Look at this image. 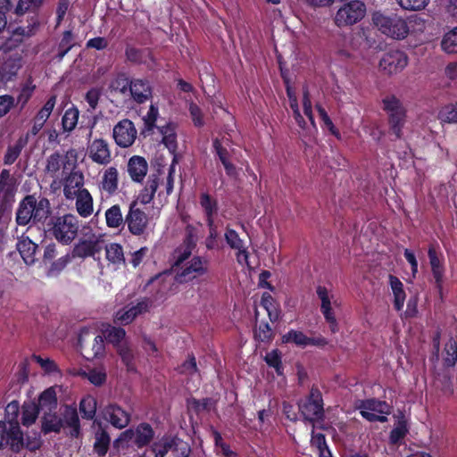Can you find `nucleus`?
<instances>
[{
  "label": "nucleus",
  "instance_id": "nucleus-1",
  "mask_svg": "<svg viewBox=\"0 0 457 457\" xmlns=\"http://www.w3.org/2000/svg\"><path fill=\"white\" fill-rule=\"evenodd\" d=\"M50 213V204L46 198L37 200L34 195H27L20 204L16 212V221L25 226L31 220L42 221Z\"/></svg>",
  "mask_w": 457,
  "mask_h": 457
},
{
  "label": "nucleus",
  "instance_id": "nucleus-2",
  "mask_svg": "<svg viewBox=\"0 0 457 457\" xmlns=\"http://www.w3.org/2000/svg\"><path fill=\"white\" fill-rule=\"evenodd\" d=\"M372 21L381 33L394 39H403L409 34V27L406 21L397 14L386 15L376 12L373 14Z\"/></svg>",
  "mask_w": 457,
  "mask_h": 457
},
{
  "label": "nucleus",
  "instance_id": "nucleus-3",
  "mask_svg": "<svg viewBox=\"0 0 457 457\" xmlns=\"http://www.w3.org/2000/svg\"><path fill=\"white\" fill-rule=\"evenodd\" d=\"M79 228L78 218L73 214H65L54 219L51 231L58 242L69 245L76 238Z\"/></svg>",
  "mask_w": 457,
  "mask_h": 457
},
{
  "label": "nucleus",
  "instance_id": "nucleus-4",
  "mask_svg": "<svg viewBox=\"0 0 457 457\" xmlns=\"http://www.w3.org/2000/svg\"><path fill=\"white\" fill-rule=\"evenodd\" d=\"M384 110L388 114L390 130L396 137L402 136V129L405 123L406 111L401 101L395 96H387L383 99Z\"/></svg>",
  "mask_w": 457,
  "mask_h": 457
},
{
  "label": "nucleus",
  "instance_id": "nucleus-5",
  "mask_svg": "<svg viewBox=\"0 0 457 457\" xmlns=\"http://www.w3.org/2000/svg\"><path fill=\"white\" fill-rule=\"evenodd\" d=\"M365 12L366 7L362 2L351 1L337 10L334 22L339 28L351 26L360 21L365 16Z\"/></svg>",
  "mask_w": 457,
  "mask_h": 457
},
{
  "label": "nucleus",
  "instance_id": "nucleus-6",
  "mask_svg": "<svg viewBox=\"0 0 457 457\" xmlns=\"http://www.w3.org/2000/svg\"><path fill=\"white\" fill-rule=\"evenodd\" d=\"M355 408L360 411L361 415L369 421L386 422V415L390 413V407L386 402L367 399L358 400Z\"/></svg>",
  "mask_w": 457,
  "mask_h": 457
},
{
  "label": "nucleus",
  "instance_id": "nucleus-7",
  "mask_svg": "<svg viewBox=\"0 0 457 457\" xmlns=\"http://www.w3.org/2000/svg\"><path fill=\"white\" fill-rule=\"evenodd\" d=\"M207 271L208 262L201 257L195 256L179 266V270L176 272L175 280L178 283H187L204 276Z\"/></svg>",
  "mask_w": 457,
  "mask_h": 457
},
{
  "label": "nucleus",
  "instance_id": "nucleus-8",
  "mask_svg": "<svg viewBox=\"0 0 457 457\" xmlns=\"http://www.w3.org/2000/svg\"><path fill=\"white\" fill-rule=\"evenodd\" d=\"M154 434V430L150 424L142 422L136 428L122 432L119 440L122 442H131L137 448H142L152 442Z\"/></svg>",
  "mask_w": 457,
  "mask_h": 457
},
{
  "label": "nucleus",
  "instance_id": "nucleus-9",
  "mask_svg": "<svg viewBox=\"0 0 457 457\" xmlns=\"http://www.w3.org/2000/svg\"><path fill=\"white\" fill-rule=\"evenodd\" d=\"M316 293L321 303L320 311L326 321L328 323L331 332L336 333L338 331V324L333 311V307L338 305L337 301L334 294L323 286L317 287Z\"/></svg>",
  "mask_w": 457,
  "mask_h": 457
},
{
  "label": "nucleus",
  "instance_id": "nucleus-10",
  "mask_svg": "<svg viewBox=\"0 0 457 457\" xmlns=\"http://www.w3.org/2000/svg\"><path fill=\"white\" fill-rule=\"evenodd\" d=\"M299 410L306 420L315 421L322 419L323 401L320 392L312 388L309 397L303 403H299Z\"/></svg>",
  "mask_w": 457,
  "mask_h": 457
},
{
  "label": "nucleus",
  "instance_id": "nucleus-11",
  "mask_svg": "<svg viewBox=\"0 0 457 457\" xmlns=\"http://www.w3.org/2000/svg\"><path fill=\"white\" fill-rule=\"evenodd\" d=\"M25 445L18 422L0 421V448L10 445L18 452Z\"/></svg>",
  "mask_w": 457,
  "mask_h": 457
},
{
  "label": "nucleus",
  "instance_id": "nucleus-12",
  "mask_svg": "<svg viewBox=\"0 0 457 457\" xmlns=\"http://www.w3.org/2000/svg\"><path fill=\"white\" fill-rule=\"evenodd\" d=\"M148 221V216L138 206L137 202H132L125 216V224H127L129 231L132 235L140 236L145 233Z\"/></svg>",
  "mask_w": 457,
  "mask_h": 457
},
{
  "label": "nucleus",
  "instance_id": "nucleus-13",
  "mask_svg": "<svg viewBox=\"0 0 457 457\" xmlns=\"http://www.w3.org/2000/svg\"><path fill=\"white\" fill-rule=\"evenodd\" d=\"M408 64L406 54L400 50H390L379 61V70L387 75L402 71Z\"/></svg>",
  "mask_w": 457,
  "mask_h": 457
},
{
  "label": "nucleus",
  "instance_id": "nucleus-14",
  "mask_svg": "<svg viewBox=\"0 0 457 457\" xmlns=\"http://www.w3.org/2000/svg\"><path fill=\"white\" fill-rule=\"evenodd\" d=\"M152 302L148 298H142L137 303H131L122 309L119 310L114 316L116 322L122 325L131 323L137 317L149 311Z\"/></svg>",
  "mask_w": 457,
  "mask_h": 457
},
{
  "label": "nucleus",
  "instance_id": "nucleus-15",
  "mask_svg": "<svg viewBox=\"0 0 457 457\" xmlns=\"http://www.w3.org/2000/svg\"><path fill=\"white\" fill-rule=\"evenodd\" d=\"M113 137L119 146H130L137 137V129L133 122L127 119L120 120L113 128Z\"/></svg>",
  "mask_w": 457,
  "mask_h": 457
},
{
  "label": "nucleus",
  "instance_id": "nucleus-16",
  "mask_svg": "<svg viewBox=\"0 0 457 457\" xmlns=\"http://www.w3.org/2000/svg\"><path fill=\"white\" fill-rule=\"evenodd\" d=\"M38 25L37 18L34 15L30 17L26 26H18L11 30V35L6 41L8 48L18 46L26 38L30 37L36 32Z\"/></svg>",
  "mask_w": 457,
  "mask_h": 457
},
{
  "label": "nucleus",
  "instance_id": "nucleus-17",
  "mask_svg": "<svg viewBox=\"0 0 457 457\" xmlns=\"http://www.w3.org/2000/svg\"><path fill=\"white\" fill-rule=\"evenodd\" d=\"M98 190L107 196H112L119 189V171L114 166H110L102 170L100 179L97 184Z\"/></svg>",
  "mask_w": 457,
  "mask_h": 457
},
{
  "label": "nucleus",
  "instance_id": "nucleus-18",
  "mask_svg": "<svg viewBox=\"0 0 457 457\" xmlns=\"http://www.w3.org/2000/svg\"><path fill=\"white\" fill-rule=\"evenodd\" d=\"M103 417L116 428H124L130 422V414L116 403H109L103 410Z\"/></svg>",
  "mask_w": 457,
  "mask_h": 457
},
{
  "label": "nucleus",
  "instance_id": "nucleus-19",
  "mask_svg": "<svg viewBox=\"0 0 457 457\" xmlns=\"http://www.w3.org/2000/svg\"><path fill=\"white\" fill-rule=\"evenodd\" d=\"M88 156L97 164H108L112 161L108 143L102 138L93 140L88 146Z\"/></svg>",
  "mask_w": 457,
  "mask_h": 457
},
{
  "label": "nucleus",
  "instance_id": "nucleus-20",
  "mask_svg": "<svg viewBox=\"0 0 457 457\" xmlns=\"http://www.w3.org/2000/svg\"><path fill=\"white\" fill-rule=\"evenodd\" d=\"M428 258L431 266L432 275L435 280L436 287L442 297L445 268L442 262V256L437 253L434 246L428 249Z\"/></svg>",
  "mask_w": 457,
  "mask_h": 457
},
{
  "label": "nucleus",
  "instance_id": "nucleus-21",
  "mask_svg": "<svg viewBox=\"0 0 457 457\" xmlns=\"http://www.w3.org/2000/svg\"><path fill=\"white\" fill-rule=\"evenodd\" d=\"M14 186L10 172L3 170L0 173V208L6 209L12 204L14 197Z\"/></svg>",
  "mask_w": 457,
  "mask_h": 457
},
{
  "label": "nucleus",
  "instance_id": "nucleus-22",
  "mask_svg": "<svg viewBox=\"0 0 457 457\" xmlns=\"http://www.w3.org/2000/svg\"><path fill=\"white\" fill-rule=\"evenodd\" d=\"M129 96L137 104H144L152 97V87L148 80L133 79L130 80Z\"/></svg>",
  "mask_w": 457,
  "mask_h": 457
},
{
  "label": "nucleus",
  "instance_id": "nucleus-23",
  "mask_svg": "<svg viewBox=\"0 0 457 457\" xmlns=\"http://www.w3.org/2000/svg\"><path fill=\"white\" fill-rule=\"evenodd\" d=\"M84 185V176L79 171L71 172L63 185V194L66 199L73 200L79 194Z\"/></svg>",
  "mask_w": 457,
  "mask_h": 457
},
{
  "label": "nucleus",
  "instance_id": "nucleus-24",
  "mask_svg": "<svg viewBox=\"0 0 457 457\" xmlns=\"http://www.w3.org/2000/svg\"><path fill=\"white\" fill-rule=\"evenodd\" d=\"M225 239L232 249L237 251V258L238 262H247L249 253L244 241L239 237L237 232L234 229L227 228Z\"/></svg>",
  "mask_w": 457,
  "mask_h": 457
},
{
  "label": "nucleus",
  "instance_id": "nucleus-25",
  "mask_svg": "<svg viewBox=\"0 0 457 457\" xmlns=\"http://www.w3.org/2000/svg\"><path fill=\"white\" fill-rule=\"evenodd\" d=\"M17 249L26 264L32 265L36 262L37 245L29 237L22 236L18 240Z\"/></svg>",
  "mask_w": 457,
  "mask_h": 457
},
{
  "label": "nucleus",
  "instance_id": "nucleus-26",
  "mask_svg": "<svg viewBox=\"0 0 457 457\" xmlns=\"http://www.w3.org/2000/svg\"><path fill=\"white\" fill-rule=\"evenodd\" d=\"M148 170L147 162L144 157L134 155L128 162V172L135 182H141L145 177Z\"/></svg>",
  "mask_w": 457,
  "mask_h": 457
},
{
  "label": "nucleus",
  "instance_id": "nucleus-27",
  "mask_svg": "<svg viewBox=\"0 0 457 457\" xmlns=\"http://www.w3.org/2000/svg\"><path fill=\"white\" fill-rule=\"evenodd\" d=\"M130 80L125 73H118L109 82L108 90L113 96H129Z\"/></svg>",
  "mask_w": 457,
  "mask_h": 457
},
{
  "label": "nucleus",
  "instance_id": "nucleus-28",
  "mask_svg": "<svg viewBox=\"0 0 457 457\" xmlns=\"http://www.w3.org/2000/svg\"><path fill=\"white\" fill-rule=\"evenodd\" d=\"M100 251V245L97 241L94 240H81L76 244L71 253L73 258H87L94 256Z\"/></svg>",
  "mask_w": 457,
  "mask_h": 457
},
{
  "label": "nucleus",
  "instance_id": "nucleus-29",
  "mask_svg": "<svg viewBox=\"0 0 457 457\" xmlns=\"http://www.w3.org/2000/svg\"><path fill=\"white\" fill-rule=\"evenodd\" d=\"M75 198L76 210L78 213L83 218L90 216L94 211V202L89 191L87 189H83L75 196Z\"/></svg>",
  "mask_w": 457,
  "mask_h": 457
},
{
  "label": "nucleus",
  "instance_id": "nucleus-30",
  "mask_svg": "<svg viewBox=\"0 0 457 457\" xmlns=\"http://www.w3.org/2000/svg\"><path fill=\"white\" fill-rule=\"evenodd\" d=\"M213 148L216 155L219 157L220 162L224 166L227 175L235 177L237 175V169L235 165L229 161L230 154L228 150L222 145L219 139L213 141Z\"/></svg>",
  "mask_w": 457,
  "mask_h": 457
},
{
  "label": "nucleus",
  "instance_id": "nucleus-31",
  "mask_svg": "<svg viewBox=\"0 0 457 457\" xmlns=\"http://www.w3.org/2000/svg\"><path fill=\"white\" fill-rule=\"evenodd\" d=\"M389 283L394 295V306L397 311H400L403 307L406 297L403 285L398 278L393 275L389 276Z\"/></svg>",
  "mask_w": 457,
  "mask_h": 457
},
{
  "label": "nucleus",
  "instance_id": "nucleus-32",
  "mask_svg": "<svg viewBox=\"0 0 457 457\" xmlns=\"http://www.w3.org/2000/svg\"><path fill=\"white\" fill-rule=\"evenodd\" d=\"M22 66V58L20 54H15L10 55L1 66V73L3 77L11 79L16 75Z\"/></svg>",
  "mask_w": 457,
  "mask_h": 457
},
{
  "label": "nucleus",
  "instance_id": "nucleus-33",
  "mask_svg": "<svg viewBox=\"0 0 457 457\" xmlns=\"http://www.w3.org/2000/svg\"><path fill=\"white\" fill-rule=\"evenodd\" d=\"M105 221L108 228H118L125 224V218H123L120 206L114 204L105 212Z\"/></svg>",
  "mask_w": 457,
  "mask_h": 457
},
{
  "label": "nucleus",
  "instance_id": "nucleus-34",
  "mask_svg": "<svg viewBox=\"0 0 457 457\" xmlns=\"http://www.w3.org/2000/svg\"><path fill=\"white\" fill-rule=\"evenodd\" d=\"M195 245V243L192 237H188L183 243V245L175 251L174 259L175 266L179 267L181 264L186 262L192 253V251Z\"/></svg>",
  "mask_w": 457,
  "mask_h": 457
},
{
  "label": "nucleus",
  "instance_id": "nucleus-35",
  "mask_svg": "<svg viewBox=\"0 0 457 457\" xmlns=\"http://www.w3.org/2000/svg\"><path fill=\"white\" fill-rule=\"evenodd\" d=\"M158 131L162 136V143L170 151L174 152L177 148L175 127L173 124L159 125Z\"/></svg>",
  "mask_w": 457,
  "mask_h": 457
},
{
  "label": "nucleus",
  "instance_id": "nucleus-36",
  "mask_svg": "<svg viewBox=\"0 0 457 457\" xmlns=\"http://www.w3.org/2000/svg\"><path fill=\"white\" fill-rule=\"evenodd\" d=\"M111 438L108 433L99 428L95 434L94 452L98 456H104L109 449Z\"/></svg>",
  "mask_w": 457,
  "mask_h": 457
},
{
  "label": "nucleus",
  "instance_id": "nucleus-37",
  "mask_svg": "<svg viewBox=\"0 0 457 457\" xmlns=\"http://www.w3.org/2000/svg\"><path fill=\"white\" fill-rule=\"evenodd\" d=\"M65 169V159L58 153L51 154L46 161V170L47 174L53 178L58 179L61 169Z\"/></svg>",
  "mask_w": 457,
  "mask_h": 457
},
{
  "label": "nucleus",
  "instance_id": "nucleus-38",
  "mask_svg": "<svg viewBox=\"0 0 457 457\" xmlns=\"http://www.w3.org/2000/svg\"><path fill=\"white\" fill-rule=\"evenodd\" d=\"M104 338L109 343L112 344L116 348L119 345H122V340L125 337L126 332L121 328L112 327L111 325L106 326L103 330Z\"/></svg>",
  "mask_w": 457,
  "mask_h": 457
},
{
  "label": "nucleus",
  "instance_id": "nucleus-39",
  "mask_svg": "<svg viewBox=\"0 0 457 457\" xmlns=\"http://www.w3.org/2000/svg\"><path fill=\"white\" fill-rule=\"evenodd\" d=\"M284 343H293L298 346L304 347L309 345H315L314 339L306 337L303 332L291 329L282 337Z\"/></svg>",
  "mask_w": 457,
  "mask_h": 457
},
{
  "label": "nucleus",
  "instance_id": "nucleus-40",
  "mask_svg": "<svg viewBox=\"0 0 457 457\" xmlns=\"http://www.w3.org/2000/svg\"><path fill=\"white\" fill-rule=\"evenodd\" d=\"M176 446L175 439L170 436H164L152 445V451L155 457H164L169 451Z\"/></svg>",
  "mask_w": 457,
  "mask_h": 457
},
{
  "label": "nucleus",
  "instance_id": "nucleus-41",
  "mask_svg": "<svg viewBox=\"0 0 457 457\" xmlns=\"http://www.w3.org/2000/svg\"><path fill=\"white\" fill-rule=\"evenodd\" d=\"M158 188V181L156 178H149L147 180V184L145 187V188L140 192V194L137 195V199L133 202H137V204H149L153 198L154 195Z\"/></svg>",
  "mask_w": 457,
  "mask_h": 457
},
{
  "label": "nucleus",
  "instance_id": "nucleus-42",
  "mask_svg": "<svg viewBox=\"0 0 457 457\" xmlns=\"http://www.w3.org/2000/svg\"><path fill=\"white\" fill-rule=\"evenodd\" d=\"M106 259L114 265L123 264L125 262L122 246L116 243L105 246Z\"/></svg>",
  "mask_w": 457,
  "mask_h": 457
},
{
  "label": "nucleus",
  "instance_id": "nucleus-43",
  "mask_svg": "<svg viewBox=\"0 0 457 457\" xmlns=\"http://www.w3.org/2000/svg\"><path fill=\"white\" fill-rule=\"evenodd\" d=\"M159 119V110L158 107L151 104L149 107L148 112L143 117L144 120V129L143 133H154V129H157L156 122Z\"/></svg>",
  "mask_w": 457,
  "mask_h": 457
},
{
  "label": "nucleus",
  "instance_id": "nucleus-44",
  "mask_svg": "<svg viewBox=\"0 0 457 457\" xmlns=\"http://www.w3.org/2000/svg\"><path fill=\"white\" fill-rule=\"evenodd\" d=\"M200 204L206 217V223L209 220H214V215L217 213V203L212 200L208 194H202L200 197Z\"/></svg>",
  "mask_w": 457,
  "mask_h": 457
},
{
  "label": "nucleus",
  "instance_id": "nucleus-45",
  "mask_svg": "<svg viewBox=\"0 0 457 457\" xmlns=\"http://www.w3.org/2000/svg\"><path fill=\"white\" fill-rule=\"evenodd\" d=\"M26 143L27 138H20L13 145H9L4 156V164H12L21 154V152Z\"/></svg>",
  "mask_w": 457,
  "mask_h": 457
},
{
  "label": "nucleus",
  "instance_id": "nucleus-46",
  "mask_svg": "<svg viewBox=\"0 0 457 457\" xmlns=\"http://www.w3.org/2000/svg\"><path fill=\"white\" fill-rule=\"evenodd\" d=\"M62 427V420L55 413H48L44 416L42 430L46 434L49 432H59Z\"/></svg>",
  "mask_w": 457,
  "mask_h": 457
},
{
  "label": "nucleus",
  "instance_id": "nucleus-47",
  "mask_svg": "<svg viewBox=\"0 0 457 457\" xmlns=\"http://www.w3.org/2000/svg\"><path fill=\"white\" fill-rule=\"evenodd\" d=\"M441 46L447 54L457 53V28H454L444 36Z\"/></svg>",
  "mask_w": 457,
  "mask_h": 457
},
{
  "label": "nucleus",
  "instance_id": "nucleus-48",
  "mask_svg": "<svg viewBox=\"0 0 457 457\" xmlns=\"http://www.w3.org/2000/svg\"><path fill=\"white\" fill-rule=\"evenodd\" d=\"M207 226L209 228V235L205 239V246L209 250L219 249L220 240L217 225L214 220H209Z\"/></svg>",
  "mask_w": 457,
  "mask_h": 457
},
{
  "label": "nucleus",
  "instance_id": "nucleus-49",
  "mask_svg": "<svg viewBox=\"0 0 457 457\" xmlns=\"http://www.w3.org/2000/svg\"><path fill=\"white\" fill-rule=\"evenodd\" d=\"M63 416L65 423L72 428L71 435L77 436L79 432V420L76 409L67 407Z\"/></svg>",
  "mask_w": 457,
  "mask_h": 457
},
{
  "label": "nucleus",
  "instance_id": "nucleus-50",
  "mask_svg": "<svg viewBox=\"0 0 457 457\" xmlns=\"http://www.w3.org/2000/svg\"><path fill=\"white\" fill-rule=\"evenodd\" d=\"M79 120V111L76 108L68 109L62 119V128L65 131H71L75 129Z\"/></svg>",
  "mask_w": 457,
  "mask_h": 457
},
{
  "label": "nucleus",
  "instance_id": "nucleus-51",
  "mask_svg": "<svg viewBox=\"0 0 457 457\" xmlns=\"http://www.w3.org/2000/svg\"><path fill=\"white\" fill-rule=\"evenodd\" d=\"M79 411L84 418L87 420L93 419L96 411V402L95 398L87 396L82 399L79 404Z\"/></svg>",
  "mask_w": 457,
  "mask_h": 457
},
{
  "label": "nucleus",
  "instance_id": "nucleus-52",
  "mask_svg": "<svg viewBox=\"0 0 457 457\" xmlns=\"http://www.w3.org/2000/svg\"><path fill=\"white\" fill-rule=\"evenodd\" d=\"M38 415V408L33 403L25 404L22 408L21 422L24 426H30L33 424Z\"/></svg>",
  "mask_w": 457,
  "mask_h": 457
},
{
  "label": "nucleus",
  "instance_id": "nucleus-53",
  "mask_svg": "<svg viewBox=\"0 0 457 457\" xmlns=\"http://www.w3.org/2000/svg\"><path fill=\"white\" fill-rule=\"evenodd\" d=\"M445 356L444 361L445 365L451 367L457 361V343L453 339H450L445 347Z\"/></svg>",
  "mask_w": 457,
  "mask_h": 457
},
{
  "label": "nucleus",
  "instance_id": "nucleus-54",
  "mask_svg": "<svg viewBox=\"0 0 457 457\" xmlns=\"http://www.w3.org/2000/svg\"><path fill=\"white\" fill-rule=\"evenodd\" d=\"M408 432L406 423L404 421H399L397 425L390 432L389 441L393 445H396L404 438Z\"/></svg>",
  "mask_w": 457,
  "mask_h": 457
},
{
  "label": "nucleus",
  "instance_id": "nucleus-55",
  "mask_svg": "<svg viewBox=\"0 0 457 457\" xmlns=\"http://www.w3.org/2000/svg\"><path fill=\"white\" fill-rule=\"evenodd\" d=\"M439 118L444 122L457 123V104L443 107Z\"/></svg>",
  "mask_w": 457,
  "mask_h": 457
},
{
  "label": "nucleus",
  "instance_id": "nucleus-56",
  "mask_svg": "<svg viewBox=\"0 0 457 457\" xmlns=\"http://www.w3.org/2000/svg\"><path fill=\"white\" fill-rule=\"evenodd\" d=\"M117 351L128 369L131 370L134 354L129 344L127 342H123L122 345H119Z\"/></svg>",
  "mask_w": 457,
  "mask_h": 457
},
{
  "label": "nucleus",
  "instance_id": "nucleus-57",
  "mask_svg": "<svg viewBox=\"0 0 457 457\" xmlns=\"http://www.w3.org/2000/svg\"><path fill=\"white\" fill-rule=\"evenodd\" d=\"M43 2L44 0H19L14 12L17 15H21L27 11L38 8Z\"/></svg>",
  "mask_w": 457,
  "mask_h": 457
},
{
  "label": "nucleus",
  "instance_id": "nucleus-58",
  "mask_svg": "<svg viewBox=\"0 0 457 457\" xmlns=\"http://www.w3.org/2000/svg\"><path fill=\"white\" fill-rule=\"evenodd\" d=\"M287 96L289 98L290 107L294 112L295 119L297 124L301 128H304L305 121H304L303 118L302 117V115L300 114L296 96H295V94L293 93V91L290 87L287 88Z\"/></svg>",
  "mask_w": 457,
  "mask_h": 457
},
{
  "label": "nucleus",
  "instance_id": "nucleus-59",
  "mask_svg": "<svg viewBox=\"0 0 457 457\" xmlns=\"http://www.w3.org/2000/svg\"><path fill=\"white\" fill-rule=\"evenodd\" d=\"M265 361L270 366L275 369L278 375L282 374L281 356L278 350H272L265 356Z\"/></svg>",
  "mask_w": 457,
  "mask_h": 457
},
{
  "label": "nucleus",
  "instance_id": "nucleus-60",
  "mask_svg": "<svg viewBox=\"0 0 457 457\" xmlns=\"http://www.w3.org/2000/svg\"><path fill=\"white\" fill-rule=\"evenodd\" d=\"M74 46V37L71 30H66L63 33L62 38L59 45V56L62 58Z\"/></svg>",
  "mask_w": 457,
  "mask_h": 457
},
{
  "label": "nucleus",
  "instance_id": "nucleus-61",
  "mask_svg": "<svg viewBox=\"0 0 457 457\" xmlns=\"http://www.w3.org/2000/svg\"><path fill=\"white\" fill-rule=\"evenodd\" d=\"M33 360L48 374L58 372L56 363L50 358H44L40 355H33Z\"/></svg>",
  "mask_w": 457,
  "mask_h": 457
},
{
  "label": "nucleus",
  "instance_id": "nucleus-62",
  "mask_svg": "<svg viewBox=\"0 0 457 457\" xmlns=\"http://www.w3.org/2000/svg\"><path fill=\"white\" fill-rule=\"evenodd\" d=\"M399 5L408 11H420L424 9L429 0H397Z\"/></svg>",
  "mask_w": 457,
  "mask_h": 457
},
{
  "label": "nucleus",
  "instance_id": "nucleus-63",
  "mask_svg": "<svg viewBox=\"0 0 457 457\" xmlns=\"http://www.w3.org/2000/svg\"><path fill=\"white\" fill-rule=\"evenodd\" d=\"M39 405L41 408L46 406L50 411L56 407L55 393L53 389H47L42 393L39 398Z\"/></svg>",
  "mask_w": 457,
  "mask_h": 457
},
{
  "label": "nucleus",
  "instance_id": "nucleus-64",
  "mask_svg": "<svg viewBox=\"0 0 457 457\" xmlns=\"http://www.w3.org/2000/svg\"><path fill=\"white\" fill-rule=\"evenodd\" d=\"M255 337L262 341L266 342L271 340L273 332L270 326L268 323H261L254 332Z\"/></svg>",
  "mask_w": 457,
  "mask_h": 457
}]
</instances>
